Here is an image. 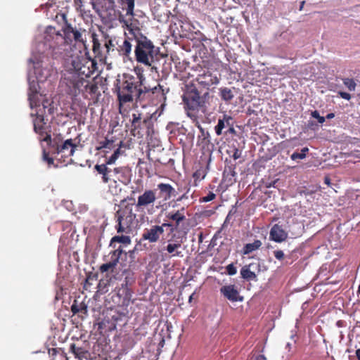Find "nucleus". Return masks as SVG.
I'll return each mask as SVG.
<instances>
[{
	"mask_svg": "<svg viewBox=\"0 0 360 360\" xmlns=\"http://www.w3.org/2000/svg\"><path fill=\"white\" fill-rule=\"evenodd\" d=\"M63 58L67 60V68L63 73L60 86L68 94L76 96L87 85L86 78L94 72L96 62L82 52Z\"/></svg>",
	"mask_w": 360,
	"mask_h": 360,
	"instance_id": "obj_1",
	"label": "nucleus"
},
{
	"mask_svg": "<svg viewBox=\"0 0 360 360\" xmlns=\"http://www.w3.org/2000/svg\"><path fill=\"white\" fill-rule=\"evenodd\" d=\"M52 49L49 48V44L42 39H37L34 47L32 50V56L29 61L32 64V70L28 72L29 91L36 93L42 89L44 82H48L51 84V79L55 75V70L49 62L48 53Z\"/></svg>",
	"mask_w": 360,
	"mask_h": 360,
	"instance_id": "obj_2",
	"label": "nucleus"
},
{
	"mask_svg": "<svg viewBox=\"0 0 360 360\" xmlns=\"http://www.w3.org/2000/svg\"><path fill=\"white\" fill-rule=\"evenodd\" d=\"M65 37H63L55 27H47L44 32V36L40 38L47 44L49 48L52 49V56L57 58H70V55H73L77 52H82L73 49L75 46L68 42V39L72 38L76 43H79L82 46H85L86 30L84 29H77L71 25H67L63 29Z\"/></svg>",
	"mask_w": 360,
	"mask_h": 360,
	"instance_id": "obj_3",
	"label": "nucleus"
},
{
	"mask_svg": "<svg viewBox=\"0 0 360 360\" xmlns=\"http://www.w3.org/2000/svg\"><path fill=\"white\" fill-rule=\"evenodd\" d=\"M136 46L134 54L138 63L150 67L158 60L159 49L141 33L133 37Z\"/></svg>",
	"mask_w": 360,
	"mask_h": 360,
	"instance_id": "obj_4",
	"label": "nucleus"
},
{
	"mask_svg": "<svg viewBox=\"0 0 360 360\" xmlns=\"http://www.w3.org/2000/svg\"><path fill=\"white\" fill-rule=\"evenodd\" d=\"M126 79L123 82L122 86L118 89L117 96L120 103H127L133 101L134 98L140 100L142 94L148 91L150 89L146 86L141 87L145 78L141 74L138 75V82H135L133 77H125Z\"/></svg>",
	"mask_w": 360,
	"mask_h": 360,
	"instance_id": "obj_5",
	"label": "nucleus"
},
{
	"mask_svg": "<svg viewBox=\"0 0 360 360\" xmlns=\"http://www.w3.org/2000/svg\"><path fill=\"white\" fill-rule=\"evenodd\" d=\"M126 13L120 14L118 20L127 27L129 34L133 37L140 34V31L136 26L137 20L134 18V2L132 0H127Z\"/></svg>",
	"mask_w": 360,
	"mask_h": 360,
	"instance_id": "obj_6",
	"label": "nucleus"
},
{
	"mask_svg": "<svg viewBox=\"0 0 360 360\" xmlns=\"http://www.w3.org/2000/svg\"><path fill=\"white\" fill-rule=\"evenodd\" d=\"M77 147V143L71 139L61 141L53 146V154L58 160L63 159L65 162V159H70L71 161V157L74 155Z\"/></svg>",
	"mask_w": 360,
	"mask_h": 360,
	"instance_id": "obj_7",
	"label": "nucleus"
},
{
	"mask_svg": "<svg viewBox=\"0 0 360 360\" xmlns=\"http://www.w3.org/2000/svg\"><path fill=\"white\" fill-rule=\"evenodd\" d=\"M30 105L32 111L36 112L39 108H41V112L44 115L51 114L53 108L51 107V102L49 100L44 98L40 91L36 93L29 92Z\"/></svg>",
	"mask_w": 360,
	"mask_h": 360,
	"instance_id": "obj_8",
	"label": "nucleus"
},
{
	"mask_svg": "<svg viewBox=\"0 0 360 360\" xmlns=\"http://www.w3.org/2000/svg\"><path fill=\"white\" fill-rule=\"evenodd\" d=\"M116 226L118 233H129L131 231V226L135 219V215L132 214L131 210L124 209L117 212Z\"/></svg>",
	"mask_w": 360,
	"mask_h": 360,
	"instance_id": "obj_9",
	"label": "nucleus"
},
{
	"mask_svg": "<svg viewBox=\"0 0 360 360\" xmlns=\"http://www.w3.org/2000/svg\"><path fill=\"white\" fill-rule=\"evenodd\" d=\"M185 108L190 110H198L204 105V99L195 89L186 92L183 96Z\"/></svg>",
	"mask_w": 360,
	"mask_h": 360,
	"instance_id": "obj_10",
	"label": "nucleus"
},
{
	"mask_svg": "<svg viewBox=\"0 0 360 360\" xmlns=\"http://www.w3.org/2000/svg\"><path fill=\"white\" fill-rule=\"evenodd\" d=\"M131 178V172L127 167H116L114 169V179L113 183L115 184V187L110 186V190L112 193L117 194L118 191H120V188H118L117 186V181H119L122 184L124 185H127L130 183Z\"/></svg>",
	"mask_w": 360,
	"mask_h": 360,
	"instance_id": "obj_11",
	"label": "nucleus"
},
{
	"mask_svg": "<svg viewBox=\"0 0 360 360\" xmlns=\"http://www.w3.org/2000/svg\"><path fill=\"white\" fill-rule=\"evenodd\" d=\"M167 226L170 227L172 225L170 224L164 223L161 226H152L150 229L145 231L142 237L144 240H147L150 243H155L164 233V228Z\"/></svg>",
	"mask_w": 360,
	"mask_h": 360,
	"instance_id": "obj_12",
	"label": "nucleus"
},
{
	"mask_svg": "<svg viewBox=\"0 0 360 360\" xmlns=\"http://www.w3.org/2000/svg\"><path fill=\"white\" fill-rule=\"evenodd\" d=\"M156 200V193L153 190H146L143 194L138 197L136 204L138 208H145L153 205Z\"/></svg>",
	"mask_w": 360,
	"mask_h": 360,
	"instance_id": "obj_13",
	"label": "nucleus"
},
{
	"mask_svg": "<svg viewBox=\"0 0 360 360\" xmlns=\"http://www.w3.org/2000/svg\"><path fill=\"white\" fill-rule=\"evenodd\" d=\"M221 293L231 302L243 301V297L240 296L238 287L235 285H226L220 288Z\"/></svg>",
	"mask_w": 360,
	"mask_h": 360,
	"instance_id": "obj_14",
	"label": "nucleus"
},
{
	"mask_svg": "<svg viewBox=\"0 0 360 360\" xmlns=\"http://www.w3.org/2000/svg\"><path fill=\"white\" fill-rule=\"evenodd\" d=\"M269 238L275 242L281 243L288 238V233L281 226L275 224L271 229Z\"/></svg>",
	"mask_w": 360,
	"mask_h": 360,
	"instance_id": "obj_15",
	"label": "nucleus"
},
{
	"mask_svg": "<svg viewBox=\"0 0 360 360\" xmlns=\"http://www.w3.org/2000/svg\"><path fill=\"white\" fill-rule=\"evenodd\" d=\"M41 108H40L39 110H37L36 112L32 111L31 115L36 116V118L33 120L35 132L42 135L45 132L44 127L45 122H44V115L41 112Z\"/></svg>",
	"mask_w": 360,
	"mask_h": 360,
	"instance_id": "obj_16",
	"label": "nucleus"
},
{
	"mask_svg": "<svg viewBox=\"0 0 360 360\" xmlns=\"http://www.w3.org/2000/svg\"><path fill=\"white\" fill-rule=\"evenodd\" d=\"M131 38L124 39L120 44L118 45L117 51L120 56L127 59H131L132 51Z\"/></svg>",
	"mask_w": 360,
	"mask_h": 360,
	"instance_id": "obj_17",
	"label": "nucleus"
},
{
	"mask_svg": "<svg viewBox=\"0 0 360 360\" xmlns=\"http://www.w3.org/2000/svg\"><path fill=\"white\" fill-rule=\"evenodd\" d=\"M96 170L102 175V179L104 183H108L109 181L114 179V169L108 168L106 165H95Z\"/></svg>",
	"mask_w": 360,
	"mask_h": 360,
	"instance_id": "obj_18",
	"label": "nucleus"
},
{
	"mask_svg": "<svg viewBox=\"0 0 360 360\" xmlns=\"http://www.w3.org/2000/svg\"><path fill=\"white\" fill-rule=\"evenodd\" d=\"M183 241L180 240H169L165 249L171 257H183V255L179 249L181 248Z\"/></svg>",
	"mask_w": 360,
	"mask_h": 360,
	"instance_id": "obj_19",
	"label": "nucleus"
},
{
	"mask_svg": "<svg viewBox=\"0 0 360 360\" xmlns=\"http://www.w3.org/2000/svg\"><path fill=\"white\" fill-rule=\"evenodd\" d=\"M196 80L204 86H210L218 82L217 77H213L212 74L208 72L198 75Z\"/></svg>",
	"mask_w": 360,
	"mask_h": 360,
	"instance_id": "obj_20",
	"label": "nucleus"
},
{
	"mask_svg": "<svg viewBox=\"0 0 360 360\" xmlns=\"http://www.w3.org/2000/svg\"><path fill=\"white\" fill-rule=\"evenodd\" d=\"M158 188L163 195L165 200H168L171 198L173 193L175 191L174 188L169 184H159Z\"/></svg>",
	"mask_w": 360,
	"mask_h": 360,
	"instance_id": "obj_21",
	"label": "nucleus"
},
{
	"mask_svg": "<svg viewBox=\"0 0 360 360\" xmlns=\"http://www.w3.org/2000/svg\"><path fill=\"white\" fill-rule=\"evenodd\" d=\"M70 351L75 355V358L79 360L87 359L88 352L82 347H77L75 345L72 344L70 346Z\"/></svg>",
	"mask_w": 360,
	"mask_h": 360,
	"instance_id": "obj_22",
	"label": "nucleus"
},
{
	"mask_svg": "<svg viewBox=\"0 0 360 360\" xmlns=\"http://www.w3.org/2000/svg\"><path fill=\"white\" fill-rule=\"evenodd\" d=\"M252 264L248 266H244L240 270L241 276L247 280H255L256 278V274L251 271L250 268Z\"/></svg>",
	"mask_w": 360,
	"mask_h": 360,
	"instance_id": "obj_23",
	"label": "nucleus"
},
{
	"mask_svg": "<svg viewBox=\"0 0 360 360\" xmlns=\"http://www.w3.org/2000/svg\"><path fill=\"white\" fill-rule=\"evenodd\" d=\"M261 245L262 242L259 240H256L252 243H248L244 246L243 253L244 255H248L252 252L253 251L259 249L261 247Z\"/></svg>",
	"mask_w": 360,
	"mask_h": 360,
	"instance_id": "obj_24",
	"label": "nucleus"
},
{
	"mask_svg": "<svg viewBox=\"0 0 360 360\" xmlns=\"http://www.w3.org/2000/svg\"><path fill=\"white\" fill-rule=\"evenodd\" d=\"M184 209L183 208L181 211H177L176 212H169L167 217L175 221L176 222V225H179V222L183 221L185 219V215L184 214Z\"/></svg>",
	"mask_w": 360,
	"mask_h": 360,
	"instance_id": "obj_25",
	"label": "nucleus"
},
{
	"mask_svg": "<svg viewBox=\"0 0 360 360\" xmlns=\"http://www.w3.org/2000/svg\"><path fill=\"white\" fill-rule=\"evenodd\" d=\"M220 95L221 98L226 101H229L233 98V94L230 89L222 88L220 89Z\"/></svg>",
	"mask_w": 360,
	"mask_h": 360,
	"instance_id": "obj_26",
	"label": "nucleus"
},
{
	"mask_svg": "<svg viewBox=\"0 0 360 360\" xmlns=\"http://www.w3.org/2000/svg\"><path fill=\"white\" fill-rule=\"evenodd\" d=\"M122 252V249L118 248V249L112 251L110 253V262L114 266H115L117 265Z\"/></svg>",
	"mask_w": 360,
	"mask_h": 360,
	"instance_id": "obj_27",
	"label": "nucleus"
},
{
	"mask_svg": "<svg viewBox=\"0 0 360 360\" xmlns=\"http://www.w3.org/2000/svg\"><path fill=\"white\" fill-rule=\"evenodd\" d=\"M308 148H303L301 150V153H293L290 158L292 160H296L297 159H304L306 157V153L308 152Z\"/></svg>",
	"mask_w": 360,
	"mask_h": 360,
	"instance_id": "obj_28",
	"label": "nucleus"
},
{
	"mask_svg": "<svg viewBox=\"0 0 360 360\" xmlns=\"http://www.w3.org/2000/svg\"><path fill=\"white\" fill-rule=\"evenodd\" d=\"M113 242H118L124 244H129L131 242V239L127 236H114L112 240L111 243Z\"/></svg>",
	"mask_w": 360,
	"mask_h": 360,
	"instance_id": "obj_29",
	"label": "nucleus"
},
{
	"mask_svg": "<svg viewBox=\"0 0 360 360\" xmlns=\"http://www.w3.org/2000/svg\"><path fill=\"white\" fill-rule=\"evenodd\" d=\"M343 84L347 87V89L349 91H352L355 90L356 84L353 79L346 78L343 79Z\"/></svg>",
	"mask_w": 360,
	"mask_h": 360,
	"instance_id": "obj_30",
	"label": "nucleus"
},
{
	"mask_svg": "<svg viewBox=\"0 0 360 360\" xmlns=\"http://www.w3.org/2000/svg\"><path fill=\"white\" fill-rule=\"evenodd\" d=\"M120 155V149H117L113 154L108 159L106 164L112 165L115 162Z\"/></svg>",
	"mask_w": 360,
	"mask_h": 360,
	"instance_id": "obj_31",
	"label": "nucleus"
},
{
	"mask_svg": "<svg viewBox=\"0 0 360 360\" xmlns=\"http://www.w3.org/2000/svg\"><path fill=\"white\" fill-rule=\"evenodd\" d=\"M124 274H125L126 285H131L134 281L133 274L130 271H124Z\"/></svg>",
	"mask_w": 360,
	"mask_h": 360,
	"instance_id": "obj_32",
	"label": "nucleus"
},
{
	"mask_svg": "<svg viewBox=\"0 0 360 360\" xmlns=\"http://www.w3.org/2000/svg\"><path fill=\"white\" fill-rule=\"evenodd\" d=\"M224 128V122L223 120H219L217 126L215 127L216 134L219 136L221 134V131Z\"/></svg>",
	"mask_w": 360,
	"mask_h": 360,
	"instance_id": "obj_33",
	"label": "nucleus"
},
{
	"mask_svg": "<svg viewBox=\"0 0 360 360\" xmlns=\"http://www.w3.org/2000/svg\"><path fill=\"white\" fill-rule=\"evenodd\" d=\"M104 46L107 50V52H109L110 50H113L115 47V44L112 42L111 39H105L104 42Z\"/></svg>",
	"mask_w": 360,
	"mask_h": 360,
	"instance_id": "obj_34",
	"label": "nucleus"
},
{
	"mask_svg": "<svg viewBox=\"0 0 360 360\" xmlns=\"http://www.w3.org/2000/svg\"><path fill=\"white\" fill-rule=\"evenodd\" d=\"M92 41H93V50L94 52H96L100 49L101 44L98 41V39L96 37V34H92Z\"/></svg>",
	"mask_w": 360,
	"mask_h": 360,
	"instance_id": "obj_35",
	"label": "nucleus"
},
{
	"mask_svg": "<svg viewBox=\"0 0 360 360\" xmlns=\"http://www.w3.org/2000/svg\"><path fill=\"white\" fill-rule=\"evenodd\" d=\"M311 115L314 118L317 119L318 122L320 124H323L325 122V117L320 116V115L317 110L312 111Z\"/></svg>",
	"mask_w": 360,
	"mask_h": 360,
	"instance_id": "obj_36",
	"label": "nucleus"
},
{
	"mask_svg": "<svg viewBox=\"0 0 360 360\" xmlns=\"http://www.w3.org/2000/svg\"><path fill=\"white\" fill-rule=\"evenodd\" d=\"M43 160L48 163L49 167L51 165H53V159L52 158H49V154L45 150L43 151Z\"/></svg>",
	"mask_w": 360,
	"mask_h": 360,
	"instance_id": "obj_37",
	"label": "nucleus"
},
{
	"mask_svg": "<svg viewBox=\"0 0 360 360\" xmlns=\"http://www.w3.org/2000/svg\"><path fill=\"white\" fill-rule=\"evenodd\" d=\"M113 267H115L110 262L106 263V264H103L101 266V271L102 272H105V271H108V270H110V269H112Z\"/></svg>",
	"mask_w": 360,
	"mask_h": 360,
	"instance_id": "obj_38",
	"label": "nucleus"
},
{
	"mask_svg": "<svg viewBox=\"0 0 360 360\" xmlns=\"http://www.w3.org/2000/svg\"><path fill=\"white\" fill-rule=\"evenodd\" d=\"M227 272L229 275H234L236 274L237 270L233 264H230L226 266Z\"/></svg>",
	"mask_w": 360,
	"mask_h": 360,
	"instance_id": "obj_39",
	"label": "nucleus"
},
{
	"mask_svg": "<svg viewBox=\"0 0 360 360\" xmlns=\"http://www.w3.org/2000/svg\"><path fill=\"white\" fill-rule=\"evenodd\" d=\"M274 255L278 260H281L284 257L283 252L282 250H279L274 251Z\"/></svg>",
	"mask_w": 360,
	"mask_h": 360,
	"instance_id": "obj_40",
	"label": "nucleus"
},
{
	"mask_svg": "<svg viewBox=\"0 0 360 360\" xmlns=\"http://www.w3.org/2000/svg\"><path fill=\"white\" fill-rule=\"evenodd\" d=\"M215 198V195L213 193H210L207 196L203 197V202H210L214 200Z\"/></svg>",
	"mask_w": 360,
	"mask_h": 360,
	"instance_id": "obj_41",
	"label": "nucleus"
},
{
	"mask_svg": "<svg viewBox=\"0 0 360 360\" xmlns=\"http://www.w3.org/2000/svg\"><path fill=\"white\" fill-rule=\"evenodd\" d=\"M339 95L340 96L341 98L347 101H349L351 98L350 94L347 92L340 91Z\"/></svg>",
	"mask_w": 360,
	"mask_h": 360,
	"instance_id": "obj_42",
	"label": "nucleus"
},
{
	"mask_svg": "<svg viewBox=\"0 0 360 360\" xmlns=\"http://www.w3.org/2000/svg\"><path fill=\"white\" fill-rule=\"evenodd\" d=\"M251 360H267L266 357L264 355H258L255 359H252Z\"/></svg>",
	"mask_w": 360,
	"mask_h": 360,
	"instance_id": "obj_43",
	"label": "nucleus"
},
{
	"mask_svg": "<svg viewBox=\"0 0 360 360\" xmlns=\"http://www.w3.org/2000/svg\"><path fill=\"white\" fill-rule=\"evenodd\" d=\"M133 121H132V123L134 124H135L139 120H140V117H137L136 115H133Z\"/></svg>",
	"mask_w": 360,
	"mask_h": 360,
	"instance_id": "obj_44",
	"label": "nucleus"
},
{
	"mask_svg": "<svg viewBox=\"0 0 360 360\" xmlns=\"http://www.w3.org/2000/svg\"><path fill=\"white\" fill-rule=\"evenodd\" d=\"M44 141L49 142L51 141V136L49 134H46V136L43 139Z\"/></svg>",
	"mask_w": 360,
	"mask_h": 360,
	"instance_id": "obj_45",
	"label": "nucleus"
},
{
	"mask_svg": "<svg viewBox=\"0 0 360 360\" xmlns=\"http://www.w3.org/2000/svg\"><path fill=\"white\" fill-rule=\"evenodd\" d=\"M161 89V86L160 85H158V86H155L154 88H153L151 90L153 91V93H155V91H158V89Z\"/></svg>",
	"mask_w": 360,
	"mask_h": 360,
	"instance_id": "obj_46",
	"label": "nucleus"
},
{
	"mask_svg": "<svg viewBox=\"0 0 360 360\" xmlns=\"http://www.w3.org/2000/svg\"><path fill=\"white\" fill-rule=\"evenodd\" d=\"M356 356L358 360H360V349H358L356 351Z\"/></svg>",
	"mask_w": 360,
	"mask_h": 360,
	"instance_id": "obj_47",
	"label": "nucleus"
},
{
	"mask_svg": "<svg viewBox=\"0 0 360 360\" xmlns=\"http://www.w3.org/2000/svg\"><path fill=\"white\" fill-rule=\"evenodd\" d=\"M334 116H335V115L333 113H329V114L327 115L326 117L328 119H331V118H333Z\"/></svg>",
	"mask_w": 360,
	"mask_h": 360,
	"instance_id": "obj_48",
	"label": "nucleus"
},
{
	"mask_svg": "<svg viewBox=\"0 0 360 360\" xmlns=\"http://www.w3.org/2000/svg\"><path fill=\"white\" fill-rule=\"evenodd\" d=\"M324 181L326 184H328V185L330 184V179L328 177H326L324 179Z\"/></svg>",
	"mask_w": 360,
	"mask_h": 360,
	"instance_id": "obj_49",
	"label": "nucleus"
},
{
	"mask_svg": "<svg viewBox=\"0 0 360 360\" xmlns=\"http://www.w3.org/2000/svg\"><path fill=\"white\" fill-rule=\"evenodd\" d=\"M72 311L74 313H75V312H77V309L76 308V307H75V306H74V305H72Z\"/></svg>",
	"mask_w": 360,
	"mask_h": 360,
	"instance_id": "obj_50",
	"label": "nucleus"
},
{
	"mask_svg": "<svg viewBox=\"0 0 360 360\" xmlns=\"http://www.w3.org/2000/svg\"><path fill=\"white\" fill-rule=\"evenodd\" d=\"M194 295H195V294H194V293H193L192 295H190L189 299H188V302H192V300H193V298Z\"/></svg>",
	"mask_w": 360,
	"mask_h": 360,
	"instance_id": "obj_51",
	"label": "nucleus"
},
{
	"mask_svg": "<svg viewBox=\"0 0 360 360\" xmlns=\"http://www.w3.org/2000/svg\"><path fill=\"white\" fill-rule=\"evenodd\" d=\"M187 198L186 194H184L178 200H182L184 198Z\"/></svg>",
	"mask_w": 360,
	"mask_h": 360,
	"instance_id": "obj_52",
	"label": "nucleus"
},
{
	"mask_svg": "<svg viewBox=\"0 0 360 360\" xmlns=\"http://www.w3.org/2000/svg\"><path fill=\"white\" fill-rule=\"evenodd\" d=\"M135 0H132L133 2H134ZM121 1L123 3V4H127V0H121Z\"/></svg>",
	"mask_w": 360,
	"mask_h": 360,
	"instance_id": "obj_53",
	"label": "nucleus"
},
{
	"mask_svg": "<svg viewBox=\"0 0 360 360\" xmlns=\"http://www.w3.org/2000/svg\"><path fill=\"white\" fill-rule=\"evenodd\" d=\"M107 144H108V142H107V141H105V142L102 145V147H103V148L107 147Z\"/></svg>",
	"mask_w": 360,
	"mask_h": 360,
	"instance_id": "obj_54",
	"label": "nucleus"
},
{
	"mask_svg": "<svg viewBox=\"0 0 360 360\" xmlns=\"http://www.w3.org/2000/svg\"><path fill=\"white\" fill-rule=\"evenodd\" d=\"M290 346H291V343L288 342V343L286 344V347H287V348H290Z\"/></svg>",
	"mask_w": 360,
	"mask_h": 360,
	"instance_id": "obj_55",
	"label": "nucleus"
},
{
	"mask_svg": "<svg viewBox=\"0 0 360 360\" xmlns=\"http://www.w3.org/2000/svg\"><path fill=\"white\" fill-rule=\"evenodd\" d=\"M238 158V155L236 154V153L234 154V158L235 159H237Z\"/></svg>",
	"mask_w": 360,
	"mask_h": 360,
	"instance_id": "obj_56",
	"label": "nucleus"
},
{
	"mask_svg": "<svg viewBox=\"0 0 360 360\" xmlns=\"http://www.w3.org/2000/svg\"><path fill=\"white\" fill-rule=\"evenodd\" d=\"M304 4V1H302V4H301V8H300V9H302V6H303V4Z\"/></svg>",
	"mask_w": 360,
	"mask_h": 360,
	"instance_id": "obj_57",
	"label": "nucleus"
},
{
	"mask_svg": "<svg viewBox=\"0 0 360 360\" xmlns=\"http://www.w3.org/2000/svg\"><path fill=\"white\" fill-rule=\"evenodd\" d=\"M358 293H360V284H359V286L358 288Z\"/></svg>",
	"mask_w": 360,
	"mask_h": 360,
	"instance_id": "obj_58",
	"label": "nucleus"
}]
</instances>
